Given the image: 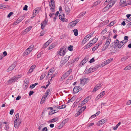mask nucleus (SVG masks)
Listing matches in <instances>:
<instances>
[{
  "instance_id": "37998d69",
  "label": "nucleus",
  "mask_w": 131,
  "mask_h": 131,
  "mask_svg": "<svg viewBox=\"0 0 131 131\" xmlns=\"http://www.w3.org/2000/svg\"><path fill=\"white\" fill-rule=\"evenodd\" d=\"M19 114L18 113H17L15 116L14 118H16L15 119H17V121L18 120H19L18 119L19 117Z\"/></svg>"
},
{
  "instance_id": "c03bdc74",
  "label": "nucleus",
  "mask_w": 131,
  "mask_h": 131,
  "mask_svg": "<svg viewBox=\"0 0 131 131\" xmlns=\"http://www.w3.org/2000/svg\"><path fill=\"white\" fill-rule=\"evenodd\" d=\"M59 13V11L57 12L55 14V16L54 17V21H55Z\"/></svg>"
},
{
  "instance_id": "de8ad7c7",
  "label": "nucleus",
  "mask_w": 131,
  "mask_h": 131,
  "mask_svg": "<svg viewBox=\"0 0 131 131\" xmlns=\"http://www.w3.org/2000/svg\"><path fill=\"white\" fill-rule=\"evenodd\" d=\"M47 97H46V96H43L42 97V98L41 99V102L40 103H41L42 101H43V102L41 104H42L43 102L46 99Z\"/></svg>"
},
{
  "instance_id": "f3484780",
  "label": "nucleus",
  "mask_w": 131,
  "mask_h": 131,
  "mask_svg": "<svg viewBox=\"0 0 131 131\" xmlns=\"http://www.w3.org/2000/svg\"><path fill=\"white\" fill-rule=\"evenodd\" d=\"M15 80H14L13 78H11L9 79L7 82V84H11L13 82H14L15 81Z\"/></svg>"
},
{
  "instance_id": "20e7f679",
  "label": "nucleus",
  "mask_w": 131,
  "mask_h": 131,
  "mask_svg": "<svg viewBox=\"0 0 131 131\" xmlns=\"http://www.w3.org/2000/svg\"><path fill=\"white\" fill-rule=\"evenodd\" d=\"M34 46L33 45H30L26 51H25V55H27L29 54L33 49Z\"/></svg>"
},
{
  "instance_id": "0e129e2a",
  "label": "nucleus",
  "mask_w": 131,
  "mask_h": 131,
  "mask_svg": "<svg viewBox=\"0 0 131 131\" xmlns=\"http://www.w3.org/2000/svg\"><path fill=\"white\" fill-rule=\"evenodd\" d=\"M86 81V79H83L81 81V83H83V84H85V83L86 82H85V81Z\"/></svg>"
},
{
  "instance_id": "603ef678",
  "label": "nucleus",
  "mask_w": 131,
  "mask_h": 131,
  "mask_svg": "<svg viewBox=\"0 0 131 131\" xmlns=\"http://www.w3.org/2000/svg\"><path fill=\"white\" fill-rule=\"evenodd\" d=\"M75 99V97L74 96L72 97L70 100H69L68 101V103H70L73 101Z\"/></svg>"
},
{
  "instance_id": "1a4fd4ad",
  "label": "nucleus",
  "mask_w": 131,
  "mask_h": 131,
  "mask_svg": "<svg viewBox=\"0 0 131 131\" xmlns=\"http://www.w3.org/2000/svg\"><path fill=\"white\" fill-rule=\"evenodd\" d=\"M20 123L21 122L19 120L17 121V119H15L14 122V126L15 128H18Z\"/></svg>"
},
{
  "instance_id": "ea45409f",
  "label": "nucleus",
  "mask_w": 131,
  "mask_h": 131,
  "mask_svg": "<svg viewBox=\"0 0 131 131\" xmlns=\"http://www.w3.org/2000/svg\"><path fill=\"white\" fill-rule=\"evenodd\" d=\"M45 72L43 73H42L41 75L40 78V80H42L45 77L46 75Z\"/></svg>"
},
{
  "instance_id": "b1692460",
  "label": "nucleus",
  "mask_w": 131,
  "mask_h": 131,
  "mask_svg": "<svg viewBox=\"0 0 131 131\" xmlns=\"http://www.w3.org/2000/svg\"><path fill=\"white\" fill-rule=\"evenodd\" d=\"M40 8H36L34 10L33 12H34L35 14H37L40 11Z\"/></svg>"
},
{
  "instance_id": "c85d7f7f",
  "label": "nucleus",
  "mask_w": 131,
  "mask_h": 131,
  "mask_svg": "<svg viewBox=\"0 0 131 131\" xmlns=\"http://www.w3.org/2000/svg\"><path fill=\"white\" fill-rule=\"evenodd\" d=\"M20 77V76L19 75H16L14 76L13 78L14 79V80H15V81L17 80Z\"/></svg>"
},
{
  "instance_id": "c756f323",
  "label": "nucleus",
  "mask_w": 131,
  "mask_h": 131,
  "mask_svg": "<svg viewBox=\"0 0 131 131\" xmlns=\"http://www.w3.org/2000/svg\"><path fill=\"white\" fill-rule=\"evenodd\" d=\"M20 21V18H19L13 23V25H16L19 23Z\"/></svg>"
},
{
  "instance_id": "393cba45",
  "label": "nucleus",
  "mask_w": 131,
  "mask_h": 131,
  "mask_svg": "<svg viewBox=\"0 0 131 131\" xmlns=\"http://www.w3.org/2000/svg\"><path fill=\"white\" fill-rule=\"evenodd\" d=\"M52 90V89H50L47 90L46 91L45 95H44V96H46V97H47V96L49 95V92L50 91H51Z\"/></svg>"
},
{
  "instance_id": "13d9d810",
  "label": "nucleus",
  "mask_w": 131,
  "mask_h": 131,
  "mask_svg": "<svg viewBox=\"0 0 131 131\" xmlns=\"http://www.w3.org/2000/svg\"><path fill=\"white\" fill-rule=\"evenodd\" d=\"M33 71V70L30 68L28 71L27 72V74H29L30 73H31Z\"/></svg>"
},
{
  "instance_id": "473e14b6",
  "label": "nucleus",
  "mask_w": 131,
  "mask_h": 131,
  "mask_svg": "<svg viewBox=\"0 0 131 131\" xmlns=\"http://www.w3.org/2000/svg\"><path fill=\"white\" fill-rule=\"evenodd\" d=\"M86 12H83L81 13L79 15H78V17L81 18L84 16Z\"/></svg>"
},
{
  "instance_id": "052dcab7",
  "label": "nucleus",
  "mask_w": 131,
  "mask_h": 131,
  "mask_svg": "<svg viewBox=\"0 0 131 131\" xmlns=\"http://www.w3.org/2000/svg\"><path fill=\"white\" fill-rule=\"evenodd\" d=\"M5 129L7 130V131H9V127L7 125H5Z\"/></svg>"
},
{
  "instance_id": "72a5a7b5",
  "label": "nucleus",
  "mask_w": 131,
  "mask_h": 131,
  "mask_svg": "<svg viewBox=\"0 0 131 131\" xmlns=\"http://www.w3.org/2000/svg\"><path fill=\"white\" fill-rule=\"evenodd\" d=\"M73 32H74V34L75 36H77L78 35V30L77 29H75L73 30Z\"/></svg>"
},
{
  "instance_id": "a878e982",
  "label": "nucleus",
  "mask_w": 131,
  "mask_h": 131,
  "mask_svg": "<svg viewBox=\"0 0 131 131\" xmlns=\"http://www.w3.org/2000/svg\"><path fill=\"white\" fill-rule=\"evenodd\" d=\"M116 1V0H113L112 1L111 3H110L108 4L110 7H111L115 3V2Z\"/></svg>"
},
{
  "instance_id": "8fccbe9b",
  "label": "nucleus",
  "mask_w": 131,
  "mask_h": 131,
  "mask_svg": "<svg viewBox=\"0 0 131 131\" xmlns=\"http://www.w3.org/2000/svg\"><path fill=\"white\" fill-rule=\"evenodd\" d=\"M82 113V112L80 111V110H79L75 114V116L77 117L78 116Z\"/></svg>"
},
{
  "instance_id": "a211bd4d",
  "label": "nucleus",
  "mask_w": 131,
  "mask_h": 131,
  "mask_svg": "<svg viewBox=\"0 0 131 131\" xmlns=\"http://www.w3.org/2000/svg\"><path fill=\"white\" fill-rule=\"evenodd\" d=\"M54 71V68H52L49 70L48 73V75H50V76L53 73Z\"/></svg>"
},
{
  "instance_id": "7ed1b4c3",
  "label": "nucleus",
  "mask_w": 131,
  "mask_h": 131,
  "mask_svg": "<svg viewBox=\"0 0 131 131\" xmlns=\"http://www.w3.org/2000/svg\"><path fill=\"white\" fill-rule=\"evenodd\" d=\"M99 67V65H97L94 67H92L86 70V72H88L87 74L93 72L96 70Z\"/></svg>"
},
{
  "instance_id": "ddd939ff",
  "label": "nucleus",
  "mask_w": 131,
  "mask_h": 131,
  "mask_svg": "<svg viewBox=\"0 0 131 131\" xmlns=\"http://www.w3.org/2000/svg\"><path fill=\"white\" fill-rule=\"evenodd\" d=\"M101 87V85L100 84H97L94 88L93 90V92H95L97 90L100 89Z\"/></svg>"
},
{
  "instance_id": "680f3d73",
  "label": "nucleus",
  "mask_w": 131,
  "mask_h": 131,
  "mask_svg": "<svg viewBox=\"0 0 131 131\" xmlns=\"http://www.w3.org/2000/svg\"><path fill=\"white\" fill-rule=\"evenodd\" d=\"M49 44V43L47 41L44 44V48H46Z\"/></svg>"
},
{
  "instance_id": "3c124183",
  "label": "nucleus",
  "mask_w": 131,
  "mask_h": 131,
  "mask_svg": "<svg viewBox=\"0 0 131 131\" xmlns=\"http://www.w3.org/2000/svg\"><path fill=\"white\" fill-rule=\"evenodd\" d=\"M73 78V76L71 75V76H70L69 77L68 79H67V80L66 81V82H68L69 81H70L71 80H72V79Z\"/></svg>"
},
{
  "instance_id": "79ce46f5",
  "label": "nucleus",
  "mask_w": 131,
  "mask_h": 131,
  "mask_svg": "<svg viewBox=\"0 0 131 131\" xmlns=\"http://www.w3.org/2000/svg\"><path fill=\"white\" fill-rule=\"evenodd\" d=\"M74 22L73 21L71 22L69 24V25H70V27H73L75 25V23H74Z\"/></svg>"
},
{
  "instance_id": "f03ea898",
  "label": "nucleus",
  "mask_w": 131,
  "mask_h": 131,
  "mask_svg": "<svg viewBox=\"0 0 131 131\" xmlns=\"http://www.w3.org/2000/svg\"><path fill=\"white\" fill-rule=\"evenodd\" d=\"M111 40V38L109 37L107 39L106 43L104 44L102 49V50L103 51L105 50L108 47L110 43Z\"/></svg>"
},
{
  "instance_id": "6e6552de",
  "label": "nucleus",
  "mask_w": 131,
  "mask_h": 131,
  "mask_svg": "<svg viewBox=\"0 0 131 131\" xmlns=\"http://www.w3.org/2000/svg\"><path fill=\"white\" fill-rule=\"evenodd\" d=\"M115 47H117L118 48H120L121 47V45L120 42H119V40L117 39L114 42Z\"/></svg>"
},
{
  "instance_id": "338daca9",
  "label": "nucleus",
  "mask_w": 131,
  "mask_h": 131,
  "mask_svg": "<svg viewBox=\"0 0 131 131\" xmlns=\"http://www.w3.org/2000/svg\"><path fill=\"white\" fill-rule=\"evenodd\" d=\"M67 62V61L65 60H64L63 61H62L61 62V65L62 64H64L65 63H66Z\"/></svg>"
},
{
  "instance_id": "bb28decb",
  "label": "nucleus",
  "mask_w": 131,
  "mask_h": 131,
  "mask_svg": "<svg viewBox=\"0 0 131 131\" xmlns=\"http://www.w3.org/2000/svg\"><path fill=\"white\" fill-rule=\"evenodd\" d=\"M7 5H5L0 4V8L4 9L6 8Z\"/></svg>"
},
{
  "instance_id": "f704fd0d",
  "label": "nucleus",
  "mask_w": 131,
  "mask_h": 131,
  "mask_svg": "<svg viewBox=\"0 0 131 131\" xmlns=\"http://www.w3.org/2000/svg\"><path fill=\"white\" fill-rule=\"evenodd\" d=\"M31 28L32 27L31 26H29L26 29H25V33L26 32L27 33L29 31Z\"/></svg>"
},
{
  "instance_id": "412c9836",
  "label": "nucleus",
  "mask_w": 131,
  "mask_h": 131,
  "mask_svg": "<svg viewBox=\"0 0 131 131\" xmlns=\"http://www.w3.org/2000/svg\"><path fill=\"white\" fill-rule=\"evenodd\" d=\"M92 45V44L90 43V42H89V43L84 47V49H88Z\"/></svg>"
},
{
  "instance_id": "09e8293b",
  "label": "nucleus",
  "mask_w": 131,
  "mask_h": 131,
  "mask_svg": "<svg viewBox=\"0 0 131 131\" xmlns=\"http://www.w3.org/2000/svg\"><path fill=\"white\" fill-rule=\"evenodd\" d=\"M89 58V56H86L83 59V60L85 62H86L88 60Z\"/></svg>"
},
{
  "instance_id": "9b49d317",
  "label": "nucleus",
  "mask_w": 131,
  "mask_h": 131,
  "mask_svg": "<svg viewBox=\"0 0 131 131\" xmlns=\"http://www.w3.org/2000/svg\"><path fill=\"white\" fill-rule=\"evenodd\" d=\"M107 120L106 119H102L98 122V123L97 125H101L107 122Z\"/></svg>"
},
{
  "instance_id": "39448f33",
  "label": "nucleus",
  "mask_w": 131,
  "mask_h": 131,
  "mask_svg": "<svg viewBox=\"0 0 131 131\" xmlns=\"http://www.w3.org/2000/svg\"><path fill=\"white\" fill-rule=\"evenodd\" d=\"M82 88L80 86H75L73 89L74 93H76L82 90Z\"/></svg>"
},
{
  "instance_id": "5701e85b",
  "label": "nucleus",
  "mask_w": 131,
  "mask_h": 131,
  "mask_svg": "<svg viewBox=\"0 0 131 131\" xmlns=\"http://www.w3.org/2000/svg\"><path fill=\"white\" fill-rule=\"evenodd\" d=\"M126 0H121L119 3L120 5H125V6H126L127 5V4L126 3Z\"/></svg>"
},
{
  "instance_id": "2eb2a0df",
  "label": "nucleus",
  "mask_w": 131,
  "mask_h": 131,
  "mask_svg": "<svg viewBox=\"0 0 131 131\" xmlns=\"http://www.w3.org/2000/svg\"><path fill=\"white\" fill-rule=\"evenodd\" d=\"M47 23V21L46 20H45L43 21L41 24V27L42 29H43Z\"/></svg>"
},
{
  "instance_id": "6e6d98bb",
  "label": "nucleus",
  "mask_w": 131,
  "mask_h": 131,
  "mask_svg": "<svg viewBox=\"0 0 131 131\" xmlns=\"http://www.w3.org/2000/svg\"><path fill=\"white\" fill-rule=\"evenodd\" d=\"M86 106H84L81 108L80 110V111L82 112L86 108Z\"/></svg>"
},
{
  "instance_id": "dca6fc26",
  "label": "nucleus",
  "mask_w": 131,
  "mask_h": 131,
  "mask_svg": "<svg viewBox=\"0 0 131 131\" xmlns=\"http://www.w3.org/2000/svg\"><path fill=\"white\" fill-rule=\"evenodd\" d=\"M53 109H54V110H53L54 112V113H56L58 112L59 111L58 110L60 109L59 106H53Z\"/></svg>"
},
{
  "instance_id": "e2e57ef3",
  "label": "nucleus",
  "mask_w": 131,
  "mask_h": 131,
  "mask_svg": "<svg viewBox=\"0 0 131 131\" xmlns=\"http://www.w3.org/2000/svg\"><path fill=\"white\" fill-rule=\"evenodd\" d=\"M72 47H73L72 46H69V47H68V49L69 50H70V51H72V50H73Z\"/></svg>"
},
{
  "instance_id": "4d7b16f0",
  "label": "nucleus",
  "mask_w": 131,
  "mask_h": 131,
  "mask_svg": "<svg viewBox=\"0 0 131 131\" xmlns=\"http://www.w3.org/2000/svg\"><path fill=\"white\" fill-rule=\"evenodd\" d=\"M64 125L62 123V122L59 125V126L58 127V128L59 129H60L61 128L63 125Z\"/></svg>"
},
{
  "instance_id": "4be33fe9",
  "label": "nucleus",
  "mask_w": 131,
  "mask_h": 131,
  "mask_svg": "<svg viewBox=\"0 0 131 131\" xmlns=\"http://www.w3.org/2000/svg\"><path fill=\"white\" fill-rule=\"evenodd\" d=\"M56 46V43H53L48 48V49L49 50H50L55 47Z\"/></svg>"
},
{
  "instance_id": "a18cd8bd",
  "label": "nucleus",
  "mask_w": 131,
  "mask_h": 131,
  "mask_svg": "<svg viewBox=\"0 0 131 131\" xmlns=\"http://www.w3.org/2000/svg\"><path fill=\"white\" fill-rule=\"evenodd\" d=\"M127 41H125V40H123L122 41H121L120 42V43L121 44V47L122 46H123L124 44H125V43H126V42H127Z\"/></svg>"
},
{
  "instance_id": "58836bf2",
  "label": "nucleus",
  "mask_w": 131,
  "mask_h": 131,
  "mask_svg": "<svg viewBox=\"0 0 131 131\" xmlns=\"http://www.w3.org/2000/svg\"><path fill=\"white\" fill-rule=\"evenodd\" d=\"M58 120V118L57 117H56L53 118L52 119H51L50 121L51 122H56Z\"/></svg>"
},
{
  "instance_id": "f8f14e48",
  "label": "nucleus",
  "mask_w": 131,
  "mask_h": 131,
  "mask_svg": "<svg viewBox=\"0 0 131 131\" xmlns=\"http://www.w3.org/2000/svg\"><path fill=\"white\" fill-rule=\"evenodd\" d=\"M113 59L112 58L109 59L103 63L102 65L103 66L109 63L113 60Z\"/></svg>"
},
{
  "instance_id": "e433bc0d",
  "label": "nucleus",
  "mask_w": 131,
  "mask_h": 131,
  "mask_svg": "<svg viewBox=\"0 0 131 131\" xmlns=\"http://www.w3.org/2000/svg\"><path fill=\"white\" fill-rule=\"evenodd\" d=\"M72 69H70L69 70L67 71L65 74L66 75L68 76L69 74L72 71Z\"/></svg>"
},
{
  "instance_id": "5fc2aeb1",
  "label": "nucleus",
  "mask_w": 131,
  "mask_h": 131,
  "mask_svg": "<svg viewBox=\"0 0 131 131\" xmlns=\"http://www.w3.org/2000/svg\"><path fill=\"white\" fill-rule=\"evenodd\" d=\"M66 107V105H63L61 106H59V108L62 109L65 108Z\"/></svg>"
},
{
  "instance_id": "49530a36",
  "label": "nucleus",
  "mask_w": 131,
  "mask_h": 131,
  "mask_svg": "<svg viewBox=\"0 0 131 131\" xmlns=\"http://www.w3.org/2000/svg\"><path fill=\"white\" fill-rule=\"evenodd\" d=\"M93 33H90L88 35H87L86 36L87 38H88V39H89L93 35Z\"/></svg>"
},
{
  "instance_id": "7c9ffc66",
  "label": "nucleus",
  "mask_w": 131,
  "mask_h": 131,
  "mask_svg": "<svg viewBox=\"0 0 131 131\" xmlns=\"http://www.w3.org/2000/svg\"><path fill=\"white\" fill-rule=\"evenodd\" d=\"M129 57L127 56H126L124 57L123 58H122L121 59V60L122 61H125L126 59H128L129 58Z\"/></svg>"
},
{
  "instance_id": "aec40b11",
  "label": "nucleus",
  "mask_w": 131,
  "mask_h": 131,
  "mask_svg": "<svg viewBox=\"0 0 131 131\" xmlns=\"http://www.w3.org/2000/svg\"><path fill=\"white\" fill-rule=\"evenodd\" d=\"M60 13L59 14V19L62 21L64 19V15L63 14H62L61 13V15H60Z\"/></svg>"
},
{
  "instance_id": "0eeeda50",
  "label": "nucleus",
  "mask_w": 131,
  "mask_h": 131,
  "mask_svg": "<svg viewBox=\"0 0 131 131\" xmlns=\"http://www.w3.org/2000/svg\"><path fill=\"white\" fill-rule=\"evenodd\" d=\"M16 63L14 62L7 69V71L8 72L12 70L16 66Z\"/></svg>"
},
{
  "instance_id": "69168bd1",
  "label": "nucleus",
  "mask_w": 131,
  "mask_h": 131,
  "mask_svg": "<svg viewBox=\"0 0 131 131\" xmlns=\"http://www.w3.org/2000/svg\"><path fill=\"white\" fill-rule=\"evenodd\" d=\"M126 27L128 28H129L131 27V21L127 24Z\"/></svg>"
},
{
  "instance_id": "9d476101",
  "label": "nucleus",
  "mask_w": 131,
  "mask_h": 131,
  "mask_svg": "<svg viewBox=\"0 0 131 131\" xmlns=\"http://www.w3.org/2000/svg\"><path fill=\"white\" fill-rule=\"evenodd\" d=\"M105 91H103L99 94L95 99L96 100H97L101 98L105 94Z\"/></svg>"
},
{
  "instance_id": "bf43d9fd",
  "label": "nucleus",
  "mask_w": 131,
  "mask_h": 131,
  "mask_svg": "<svg viewBox=\"0 0 131 131\" xmlns=\"http://www.w3.org/2000/svg\"><path fill=\"white\" fill-rule=\"evenodd\" d=\"M107 31V28H105L104 30H103L101 34H104Z\"/></svg>"
},
{
  "instance_id": "4c0bfd02",
  "label": "nucleus",
  "mask_w": 131,
  "mask_h": 131,
  "mask_svg": "<svg viewBox=\"0 0 131 131\" xmlns=\"http://www.w3.org/2000/svg\"><path fill=\"white\" fill-rule=\"evenodd\" d=\"M65 11L67 14H68L70 12V10L68 7H66L65 9Z\"/></svg>"
},
{
  "instance_id": "6ab92c4d",
  "label": "nucleus",
  "mask_w": 131,
  "mask_h": 131,
  "mask_svg": "<svg viewBox=\"0 0 131 131\" xmlns=\"http://www.w3.org/2000/svg\"><path fill=\"white\" fill-rule=\"evenodd\" d=\"M89 100V97H87L85 98L83 101L81 102V103L82 105H84L85 103V102H87Z\"/></svg>"
},
{
  "instance_id": "a19ab883",
  "label": "nucleus",
  "mask_w": 131,
  "mask_h": 131,
  "mask_svg": "<svg viewBox=\"0 0 131 131\" xmlns=\"http://www.w3.org/2000/svg\"><path fill=\"white\" fill-rule=\"evenodd\" d=\"M131 69V65H130L126 67L125 68L124 70H129Z\"/></svg>"
},
{
  "instance_id": "864d4df0",
  "label": "nucleus",
  "mask_w": 131,
  "mask_h": 131,
  "mask_svg": "<svg viewBox=\"0 0 131 131\" xmlns=\"http://www.w3.org/2000/svg\"><path fill=\"white\" fill-rule=\"evenodd\" d=\"M101 2L100 1H98L95 2L94 4V6H96L98 4H100Z\"/></svg>"
},
{
  "instance_id": "f257e3e1",
  "label": "nucleus",
  "mask_w": 131,
  "mask_h": 131,
  "mask_svg": "<svg viewBox=\"0 0 131 131\" xmlns=\"http://www.w3.org/2000/svg\"><path fill=\"white\" fill-rule=\"evenodd\" d=\"M49 6L51 11L52 12H54L55 9V5L54 0H50Z\"/></svg>"
},
{
  "instance_id": "2f4dec72",
  "label": "nucleus",
  "mask_w": 131,
  "mask_h": 131,
  "mask_svg": "<svg viewBox=\"0 0 131 131\" xmlns=\"http://www.w3.org/2000/svg\"><path fill=\"white\" fill-rule=\"evenodd\" d=\"M88 38H87L86 36L83 39V40L82 41V42L83 43H85L87 41L89 40V39H88Z\"/></svg>"
},
{
  "instance_id": "c9c22d12",
  "label": "nucleus",
  "mask_w": 131,
  "mask_h": 131,
  "mask_svg": "<svg viewBox=\"0 0 131 131\" xmlns=\"http://www.w3.org/2000/svg\"><path fill=\"white\" fill-rule=\"evenodd\" d=\"M109 4H108L107 5V6L103 9V10L104 12H105L109 8H110V7H109Z\"/></svg>"
},
{
  "instance_id": "4468645a",
  "label": "nucleus",
  "mask_w": 131,
  "mask_h": 131,
  "mask_svg": "<svg viewBox=\"0 0 131 131\" xmlns=\"http://www.w3.org/2000/svg\"><path fill=\"white\" fill-rule=\"evenodd\" d=\"M98 40V38H94L93 39L91 40L90 42V43H91L92 45H93L95 44L97 41Z\"/></svg>"
},
{
  "instance_id": "774afa93",
  "label": "nucleus",
  "mask_w": 131,
  "mask_h": 131,
  "mask_svg": "<svg viewBox=\"0 0 131 131\" xmlns=\"http://www.w3.org/2000/svg\"><path fill=\"white\" fill-rule=\"evenodd\" d=\"M48 130L47 128V127H45L42 129L41 131H47Z\"/></svg>"
},
{
  "instance_id": "cd10ccee",
  "label": "nucleus",
  "mask_w": 131,
  "mask_h": 131,
  "mask_svg": "<svg viewBox=\"0 0 131 131\" xmlns=\"http://www.w3.org/2000/svg\"><path fill=\"white\" fill-rule=\"evenodd\" d=\"M68 76L65 73L63 75H62L61 77V78L60 79V81H62L64 79L66 78Z\"/></svg>"
},
{
  "instance_id": "423d86ee",
  "label": "nucleus",
  "mask_w": 131,
  "mask_h": 131,
  "mask_svg": "<svg viewBox=\"0 0 131 131\" xmlns=\"http://www.w3.org/2000/svg\"><path fill=\"white\" fill-rule=\"evenodd\" d=\"M65 53L66 52L64 50H63V48H61L60 50L58 51L57 55L63 56L65 54Z\"/></svg>"
}]
</instances>
